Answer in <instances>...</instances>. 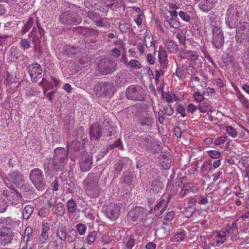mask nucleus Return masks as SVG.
<instances>
[{
	"label": "nucleus",
	"instance_id": "ddd939ff",
	"mask_svg": "<svg viewBox=\"0 0 249 249\" xmlns=\"http://www.w3.org/2000/svg\"><path fill=\"white\" fill-rule=\"evenodd\" d=\"M121 203H116L108 205L106 211V216L111 220H116L120 214Z\"/></svg>",
	"mask_w": 249,
	"mask_h": 249
},
{
	"label": "nucleus",
	"instance_id": "c85d7f7f",
	"mask_svg": "<svg viewBox=\"0 0 249 249\" xmlns=\"http://www.w3.org/2000/svg\"><path fill=\"white\" fill-rule=\"evenodd\" d=\"M28 71L32 79L33 78H36L35 76L36 74L42 72V68L39 64L34 63L29 66Z\"/></svg>",
	"mask_w": 249,
	"mask_h": 249
},
{
	"label": "nucleus",
	"instance_id": "9d476101",
	"mask_svg": "<svg viewBox=\"0 0 249 249\" xmlns=\"http://www.w3.org/2000/svg\"><path fill=\"white\" fill-rule=\"evenodd\" d=\"M59 21L63 24H78L81 21V18L73 12L67 11L61 13L59 18Z\"/></svg>",
	"mask_w": 249,
	"mask_h": 249
},
{
	"label": "nucleus",
	"instance_id": "69168bd1",
	"mask_svg": "<svg viewBox=\"0 0 249 249\" xmlns=\"http://www.w3.org/2000/svg\"><path fill=\"white\" fill-rule=\"evenodd\" d=\"M99 35V31L92 28H89L88 32V36L96 37Z\"/></svg>",
	"mask_w": 249,
	"mask_h": 249
},
{
	"label": "nucleus",
	"instance_id": "338daca9",
	"mask_svg": "<svg viewBox=\"0 0 249 249\" xmlns=\"http://www.w3.org/2000/svg\"><path fill=\"white\" fill-rule=\"evenodd\" d=\"M164 113L168 116H171L174 113L173 108L170 105H167L163 107Z\"/></svg>",
	"mask_w": 249,
	"mask_h": 249
},
{
	"label": "nucleus",
	"instance_id": "e2e57ef3",
	"mask_svg": "<svg viewBox=\"0 0 249 249\" xmlns=\"http://www.w3.org/2000/svg\"><path fill=\"white\" fill-rule=\"evenodd\" d=\"M119 29L122 33H127L130 29V25L126 23H122L119 25Z\"/></svg>",
	"mask_w": 249,
	"mask_h": 249
},
{
	"label": "nucleus",
	"instance_id": "bb28decb",
	"mask_svg": "<svg viewBox=\"0 0 249 249\" xmlns=\"http://www.w3.org/2000/svg\"><path fill=\"white\" fill-rule=\"evenodd\" d=\"M101 189L97 186H93L91 187H86V193L91 198H96L98 197L99 194L101 193Z\"/></svg>",
	"mask_w": 249,
	"mask_h": 249
},
{
	"label": "nucleus",
	"instance_id": "393cba45",
	"mask_svg": "<svg viewBox=\"0 0 249 249\" xmlns=\"http://www.w3.org/2000/svg\"><path fill=\"white\" fill-rule=\"evenodd\" d=\"M158 59L160 63L161 67L162 69H166L168 66V61L167 60V54L165 50L160 47L158 53Z\"/></svg>",
	"mask_w": 249,
	"mask_h": 249
},
{
	"label": "nucleus",
	"instance_id": "4d7b16f0",
	"mask_svg": "<svg viewBox=\"0 0 249 249\" xmlns=\"http://www.w3.org/2000/svg\"><path fill=\"white\" fill-rule=\"evenodd\" d=\"M125 165L126 164L124 162L121 160L119 161L115 166L116 173L117 174L120 173Z\"/></svg>",
	"mask_w": 249,
	"mask_h": 249
},
{
	"label": "nucleus",
	"instance_id": "dca6fc26",
	"mask_svg": "<svg viewBox=\"0 0 249 249\" xmlns=\"http://www.w3.org/2000/svg\"><path fill=\"white\" fill-rule=\"evenodd\" d=\"M163 226L157 229L155 232V235L158 239H162L167 237L173 229V226L170 224H163Z\"/></svg>",
	"mask_w": 249,
	"mask_h": 249
},
{
	"label": "nucleus",
	"instance_id": "f03ea898",
	"mask_svg": "<svg viewBox=\"0 0 249 249\" xmlns=\"http://www.w3.org/2000/svg\"><path fill=\"white\" fill-rule=\"evenodd\" d=\"M139 145L146 151L153 154H159L162 151V146L161 142L151 136L141 137L139 141Z\"/></svg>",
	"mask_w": 249,
	"mask_h": 249
},
{
	"label": "nucleus",
	"instance_id": "bf43d9fd",
	"mask_svg": "<svg viewBox=\"0 0 249 249\" xmlns=\"http://www.w3.org/2000/svg\"><path fill=\"white\" fill-rule=\"evenodd\" d=\"M209 156L212 159H218L221 157V152L215 150L208 151Z\"/></svg>",
	"mask_w": 249,
	"mask_h": 249
},
{
	"label": "nucleus",
	"instance_id": "864d4df0",
	"mask_svg": "<svg viewBox=\"0 0 249 249\" xmlns=\"http://www.w3.org/2000/svg\"><path fill=\"white\" fill-rule=\"evenodd\" d=\"M9 205L5 199H0V213L5 212Z\"/></svg>",
	"mask_w": 249,
	"mask_h": 249
},
{
	"label": "nucleus",
	"instance_id": "7c9ffc66",
	"mask_svg": "<svg viewBox=\"0 0 249 249\" xmlns=\"http://www.w3.org/2000/svg\"><path fill=\"white\" fill-rule=\"evenodd\" d=\"M226 18V25L230 29L235 28L239 16H227Z\"/></svg>",
	"mask_w": 249,
	"mask_h": 249
},
{
	"label": "nucleus",
	"instance_id": "680f3d73",
	"mask_svg": "<svg viewBox=\"0 0 249 249\" xmlns=\"http://www.w3.org/2000/svg\"><path fill=\"white\" fill-rule=\"evenodd\" d=\"M50 212L49 209L46 207H42L38 212V215L41 217H45L47 216Z\"/></svg>",
	"mask_w": 249,
	"mask_h": 249
},
{
	"label": "nucleus",
	"instance_id": "6ab92c4d",
	"mask_svg": "<svg viewBox=\"0 0 249 249\" xmlns=\"http://www.w3.org/2000/svg\"><path fill=\"white\" fill-rule=\"evenodd\" d=\"M81 51L82 49L80 47L67 44L63 46L61 52L68 57H71L73 55L78 53Z\"/></svg>",
	"mask_w": 249,
	"mask_h": 249
},
{
	"label": "nucleus",
	"instance_id": "f257e3e1",
	"mask_svg": "<svg viewBox=\"0 0 249 249\" xmlns=\"http://www.w3.org/2000/svg\"><path fill=\"white\" fill-rule=\"evenodd\" d=\"M68 154V150L64 147H57L54 150L53 158L47 159L43 164V169L46 178L50 177V178H53L50 164H51L54 170L61 171L64 167Z\"/></svg>",
	"mask_w": 249,
	"mask_h": 249
},
{
	"label": "nucleus",
	"instance_id": "79ce46f5",
	"mask_svg": "<svg viewBox=\"0 0 249 249\" xmlns=\"http://www.w3.org/2000/svg\"><path fill=\"white\" fill-rule=\"evenodd\" d=\"M55 213L59 216H62L65 213V209L64 208V204L59 202L56 204L55 206Z\"/></svg>",
	"mask_w": 249,
	"mask_h": 249
},
{
	"label": "nucleus",
	"instance_id": "603ef678",
	"mask_svg": "<svg viewBox=\"0 0 249 249\" xmlns=\"http://www.w3.org/2000/svg\"><path fill=\"white\" fill-rule=\"evenodd\" d=\"M97 236V232L95 231L90 232L87 237V241L88 244H91L95 241L96 236Z\"/></svg>",
	"mask_w": 249,
	"mask_h": 249
},
{
	"label": "nucleus",
	"instance_id": "2f4dec72",
	"mask_svg": "<svg viewBox=\"0 0 249 249\" xmlns=\"http://www.w3.org/2000/svg\"><path fill=\"white\" fill-rule=\"evenodd\" d=\"M56 235L58 237L59 239L61 241H65L67 237V228L65 226L62 225L58 227Z\"/></svg>",
	"mask_w": 249,
	"mask_h": 249
},
{
	"label": "nucleus",
	"instance_id": "a18cd8bd",
	"mask_svg": "<svg viewBox=\"0 0 249 249\" xmlns=\"http://www.w3.org/2000/svg\"><path fill=\"white\" fill-rule=\"evenodd\" d=\"M237 10V6L230 5L227 11V16H239Z\"/></svg>",
	"mask_w": 249,
	"mask_h": 249
},
{
	"label": "nucleus",
	"instance_id": "49530a36",
	"mask_svg": "<svg viewBox=\"0 0 249 249\" xmlns=\"http://www.w3.org/2000/svg\"><path fill=\"white\" fill-rule=\"evenodd\" d=\"M130 69H138L142 68V65L139 61L136 59L131 60L128 64Z\"/></svg>",
	"mask_w": 249,
	"mask_h": 249
},
{
	"label": "nucleus",
	"instance_id": "0e129e2a",
	"mask_svg": "<svg viewBox=\"0 0 249 249\" xmlns=\"http://www.w3.org/2000/svg\"><path fill=\"white\" fill-rule=\"evenodd\" d=\"M75 132V136L76 137V138L78 139L80 138L81 139H82L83 137V134H84V127L82 126L77 127L76 129Z\"/></svg>",
	"mask_w": 249,
	"mask_h": 249
},
{
	"label": "nucleus",
	"instance_id": "39448f33",
	"mask_svg": "<svg viewBox=\"0 0 249 249\" xmlns=\"http://www.w3.org/2000/svg\"><path fill=\"white\" fill-rule=\"evenodd\" d=\"M145 91L138 85H132L128 87L125 91L126 97L133 101H143L145 97Z\"/></svg>",
	"mask_w": 249,
	"mask_h": 249
},
{
	"label": "nucleus",
	"instance_id": "cd10ccee",
	"mask_svg": "<svg viewBox=\"0 0 249 249\" xmlns=\"http://www.w3.org/2000/svg\"><path fill=\"white\" fill-rule=\"evenodd\" d=\"M99 180V177L98 175L94 173L89 174L86 179L87 187L98 185Z\"/></svg>",
	"mask_w": 249,
	"mask_h": 249
},
{
	"label": "nucleus",
	"instance_id": "aec40b11",
	"mask_svg": "<svg viewBox=\"0 0 249 249\" xmlns=\"http://www.w3.org/2000/svg\"><path fill=\"white\" fill-rule=\"evenodd\" d=\"M102 126L105 136H111L116 132V127L111 124L108 121L104 120L102 122Z\"/></svg>",
	"mask_w": 249,
	"mask_h": 249
},
{
	"label": "nucleus",
	"instance_id": "20e7f679",
	"mask_svg": "<svg viewBox=\"0 0 249 249\" xmlns=\"http://www.w3.org/2000/svg\"><path fill=\"white\" fill-rule=\"evenodd\" d=\"M29 178L36 189L38 191H43L47 188L42 171L39 168H35L31 170Z\"/></svg>",
	"mask_w": 249,
	"mask_h": 249
},
{
	"label": "nucleus",
	"instance_id": "f704fd0d",
	"mask_svg": "<svg viewBox=\"0 0 249 249\" xmlns=\"http://www.w3.org/2000/svg\"><path fill=\"white\" fill-rule=\"evenodd\" d=\"M164 24L167 27H170L175 29H178L180 27L179 22L173 18H171L169 19L164 21Z\"/></svg>",
	"mask_w": 249,
	"mask_h": 249
},
{
	"label": "nucleus",
	"instance_id": "a19ab883",
	"mask_svg": "<svg viewBox=\"0 0 249 249\" xmlns=\"http://www.w3.org/2000/svg\"><path fill=\"white\" fill-rule=\"evenodd\" d=\"M175 217V213L173 211L168 212L163 219V224L172 225V221Z\"/></svg>",
	"mask_w": 249,
	"mask_h": 249
},
{
	"label": "nucleus",
	"instance_id": "4c0bfd02",
	"mask_svg": "<svg viewBox=\"0 0 249 249\" xmlns=\"http://www.w3.org/2000/svg\"><path fill=\"white\" fill-rule=\"evenodd\" d=\"M228 234H233L237 231V220L232 222L231 224L229 223L225 228V231Z\"/></svg>",
	"mask_w": 249,
	"mask_h": 249
},
{
	"label": "nucleus",
	"instance_id": "5701e85b",
	"mask_svg": "<svg viewBox=\"0 0 249 249\" xmlns=\"http://www.w3.org/2000/svg\"><path fill=\"white\" fill-rule=\"evenodd\" d=\"M138 123L142 126H147L148 128H151L154 124V118L150 115L138 116Z\"/></svg>",
	"mask_w": 249,
	"mask_h": 249
},
{
	"label": "nucleus",
	"instance_id": "ea45409f",
	"mask_svg": "<svg viewBox=\"0 0 249 249\" xmlns=\"http://www.w3.org/2000/svg\"><path fill=\"white\" fill-rule=\"evenodd\" d=\"M185 237V231L184 230H182L179 232H178L174 236H173L171 239V241L173 242L182 241L184 240Z\"/></svg>",
	"mask_w": 249,
	"mask_h": 249
},
{
	"label": "nucleus",
	"instance_id": "052dcab7",
	"mask_svg": "<svg viewBox=\"0 0 249 249\" xmlns=\"http://www.w3.org/2000/svg\"><path fill=\"white\" fill-rule=\"evenodd\" d=\"M86 229V226L82 223H79L76 225L77 231L80 235L84 234Z\"/></svg>",
	"mask_w": 249,
	"mask_h": 249
},
{
	"label": "nucleus",
	"instance_id": "7ed1b4c3",
	"mask_svg": "<svg viewBox=\"0 0 249 249\" xmlns=\"http://www.w3.org/2000/svg\"><path fill=\"white\" fill-rule=\"evenodd\" d=\"M97 68L100 74L107 75L113 73L117 70V64L111 57H104L99 60Z\"/></svg>",
	"mask_w": 249,
	"mask_h": 249
},
{
	"label": "nucleus",
	"instance_id": "9b49d317",
	"mask_svg": "<svg viewBox=\"0 0 249 249\" xmlns=\"http://www.w3.org/2000/svg\"><path fill=\"white\" fill-rule=\"evenodd\" d=\"M36 27H34L29 33L28 36L32 43L40 42V38L45 34L44 29L41 27L38 19L36 22Z\"/></svg>",
	"mask_w": 249,
	"mask_h": 249
},
{
	"label": "nucleus",
	"instance_id": "412c9836",
	"mask_svg": "<svg viewBox=\"0 0 249 249\" xmlns=\"http://www.w3.org/2000/svg\"><path fill=\"white\" fill-rule=\"evenodd\" d=\"M19 222V221L14 220L10 217L0 218V224L2 225L1 227H6L12 230L18 226Z\"/></svg>",
	"mask_w": 249,
	"mask_h": 249
},
{
	"label": "nucleus",
	"instance_id": "e433bc0d",
	"mask_svg": "<svg viewBox=\"0 0 249 249\" xmlns=\"http://www.w3.org/2000/svg\"><path fill=\"white\" fill-rule=\"evenodd\" d=\"M67 212L68 213L72 214L76 212V204L75 200L71 198L66 203Z\"/></svg>",
	"mask_w": 249,
	"mask_h": 249
},
{
	"label": "nucleus",
	"instance_id": "de8ad7c7",
	"mask_svg": "<svg viewBox=\"0 0 249 249\" xmlns=\"http://www.w3.org/2000/svg\"><path fill=\"white\" fill-rule=\"evenodd\" d=\"M243 63L246 69H249V48L243 54Z\"/></svg>",
	"mask_w": 249,
	"mask_h": 249
},
{
	"label": "nucleus",
	"instance_id": "37998d69",
	"mask_svg": "<svg viewBox=\"0 0 249 249\" xmlns=\"http://www.w3.org/2000/svg\"><path fill=\"white\" fill-rule=\"evenodd\" d=\"M166 47L169 52L175 53L178 50V46L174 42L170 40L166 43Z\"/></svg>",
	"mask_w": 249,
	"mask_h": 249
},
{
	"label": "nucleus",
	"instance_id": "c756f323",
	"mask_svg": "<svg viewBox=\"0 0 249 249\" xmlns=\"http://www.w3.org/2000/svg\"><path fill=\"white\" fill-rule=\"evenodd\" d=\"M149 189L155 193H158L162 189V184L160 180L154 179L152 180L150 184Z\"/></svg>",
	"mask_w": 249,
	"mask_h": 249
},
{
	"label": "nucleus",
	"instance_id": "f8f14e48",
	"mask_svg": "<svg viewBox=\"0 0 249 249\" xmlns=\"http://www.w3.org/2000/svg\"><path fill=\"white\" fill-rule=\"evenodd\" d=\"M213 45L216 48H220L224 44V35L220 28L214 26L212 30Z\"/></svg>",
	"mask_w": 249,
	"mask_h": 249
},
{
	"label": "nucleus",
	"instance_id": "4be33fe9",
	"mask_svg": "<svg viewBox=\"0 0 249 249\" xmlns=\"http://www.w3.org/2000/svg\"><path fill=\"white\" fill-rule=\"evenodd\" d=\"M41 233L39 237V240L41 244H45L49 240L48 231H50V225L47 222H43L41 227Z\"/></svg>",
	"mask_w": 249,
	"mask_h": 249
},
{
	"label": "nucleus",
	"instance_id": "3c124183",
	"mask_svg": "<svg viewBox=\"0 0 249 249\" xmlns=\"http://www.w3.org/2000/svg\"><path fill=\"white\" fill-rule=\"evenodd\" d=\"M76 231L73 229H70L69 233H67L68 239L69 242H73L76 237Z\"/></svg>",
	"mask_w": 249,
	"mask_h": 249
},
{
	"label": "nucleus",
	"instance_id": "2eb2a0df",
	"mask_svg": "<svg viewBox=\"0 0 249 249\" xmlns=\"http://www.w3.org/2000/svg\"><path fill=\"white\" fill-rule=\"evenodd\" d=\"M5 183L7 186L10 189V190L9 191L8 193L6 195L7 200L11 202L12 205L18 204L19 203V197L20 196L19 192L12 184H11L10 186H8L6 182Z\"/></svg>",
	"mask_w": 249,
	"mask_h": 249
},
{
	"label": "nucleus",
	"instance_id": "4468645a",
	"mask_svg": "<svg viewBox=\"0 0 249 249\" xmlns=\"http://www.w3.org/2000/svg\"><path fill=\"white\" fill-rule=\"evenodd\" d=\"M7 179L16 187L19 186L24 182L23 174L18 170L11 171L7 177Z\"/></svg>",
	"mask_w": 249,
	"mask_h": 249
},
{
	"label": "nucleus",
	"instance_id": "1a4fd4ad",
	"mask_svg": "<svg viewBox=\"0 0 249 249\" xmlns=\"http://www.w3.org/2000/svg\"><path fill=\"white\" fill-rule=\"evenodd\" d=\"M148 210L146 208L142 207H137L131 209L127 214L128 219L132 222L137 220L141 221L147 215Z\"/></svg>",
	"mask_w": 249,
	"mask_h": 249
},
{
	"label": "nucleus",
	"instance_id": "f3484780",
	"mask_svg": "<svg viewBox=\"0 0 249 249\" xmlns=\"http://www.w3.org/2000/svg\"><path fill=\"white\" fill-rule=\"evenodd\" d=\"M102 126V122L101 125H91L89 128V137L91 140H99L102 135L103 131Z\"/></svg>",
	"mask_w": 249,
	"mask_h": 249
},
{
	"label": "nucleus",
	"instance_id": "6e6d98bb",
	"mask_svg": "<svg viewBox=\"0 0 249 249\" xmlns=\"http://www.w3.org/2000/svg\"><path fill=\"white\" fill-rule=\"evenodd\" d=\"M228 139L227 136H221L217 138L213 142L215 145H220L224 143Z\"/></svg>",
	"mask_w": 249,
	"mask_h": 249
},
{
	"label": "nucleus",
	"instance_id": "b1692460",
	"mask_svg": "<svg viewBox=\"0 0 249 249\" xmlns=\"http://www.w3.org/2000/svg\"><path fill=\"white\" fill-rule=\"evenodd\" d=\"M216 2V0H201L199 3L198 8L202 11L208 12L211 10Z\"/></svg>",
	"mask_w": 249,
	"mask_h": 249
},
{
	"label": "nucleus",
	"instance_id": "473e14b6",
	"mask_svg": "<svg viewBox=\"0 0 249 249\" xmlns=\"http://www.w3.org/2000/svg\"><path fill=\"white\" fill-rule=\"evenodd\" d=\"M123 182L128 185H131L133 181L132 173L130 170H126L124 172L122 177Z\"/></svg>",
	"mask_w": 249,
	"mask_h": 249
},
{
	"label": "nucleus",
	"instance_id": "58836bf2",
	"mask_svg": "<svg viewBox=\"0 0 249 249\" xmlns=\"http://www.w3.org/2000/svg\"><path fill=\"white\" fill-rule=\"evenodd\" d=\"M34 18L33 17H30L25 24L22 28L20 32L22 35H24L26 33H27L31 27L33 26V24L34 23Z\"/></svg>",
	"mask_w": 249,
	"mask_h": 249
},
{
	"label": "nucleus",
	"instance_id": "774afa93",
	"mask_svg": "<svg viewBox=\"0 0 249 249\" xmlns=\"http://www.w3.org/2000/svg\"><path fill=\"white\" fill-rule=\"evenodd\" d=\"M34 44V51L38 53L40 55L42 53L43 51L40 47V42L33 43Z\"/></svg>",
	"mask_w": 249,
	"mask_h": 249
},
{
	"label": "nucleus",
	"instance_id": "c03bdc74",
	"mask_svg": "<svg viewBox=\"0 0 249 249\" xmlns=\"http://www.w3.org/2000/svg\"><path fill=\"white\" fill-rule=\"evenodd\" d=\"M191 11L185 12L184 11H181L179 12L178 15L183 20L188 22L191 20Z\"/></svg>",
	"mask_w": 249,
	"mask_h": 249
},
{
	"label": "nucleus",
	"instance_id": "13d9d810",
	"mask_svg": "<svg viewBox=\"0 0 249 249\" xmlns=\"http://www.w3.org/2000/svg\"><path fill=\"white\" fill-rule=\"evenodd\" d=\"M193 97L195 98L197 102L199 103H201L204 99V95L201 94L199 91L194 92Z\"/></svg>",
	"mask_w": 249,
	"mask_h": 249
},
{
	"label": "nucleus",
	"instance_id": "a211bd4d",
	"mask_svg": "<svg viewBox=\"0 0 249 249\" xmlns=\"http://www.w3.org/2000/svg\"><path fill=\"white\" fill-rule=\"evenodd\" d=\"M249 30V22H240L236 29L235 38L237 43H242L243 41V32Z\"/></svg>",
	"mask_w": 249,
	"mask_h": 249
},
{
	"label": "nucleus",
	"instance_id": "6e6552de",
	"mask_svg": "<svg viewBox=\"0 0 249 249\" xmlns=\"http://www.w3.org/2000/svg\"><path fill=\"white\" fill-rule=\"evenodd\" d=\"M16 233L12 229L6 227L0 228V244L7 246L13 242Z\"/></svg>",
	"mask_w": 249,
	"mask_h": 249
},
{
	"label": "nucleus",
	"instance_id": "5fc2aeb1",
	"mask_svg": "<svg viewBox=\"0 0 249 249\" xmlns=\"http://www.w3.org/2000/svg\"><path fill=\"white\" fill-rule=\"evenodd\" d=\"M20 45L21 48L24 50L28 49L30 47V42L26 38L21 39L20 42Z\"/></svg>",
	"mask_w": 249,
	"mask_h": 249
},
{
	"label": "nucleus",
	"instance_id": "09e8293b",
	"mask_svg": "<svg viewBox=\"0 0 249 249\" xmlns=\"http://www.w3.org/2000/svg\"><path fill=\"white\" fill-rule=\"evenodd\" d=\"M226 131L229 136L232 138H235L237 136L238 132L231 125H228L226 127Z\"/></svg>",
	"mask_w": 249,
	"mask_h": 249
},
{
	"label": "nucleus",
	"instance_id": "8fccbe9b",
	"mask_svg": "<svg viewBox=\"0 0 249 249\" xmlns=\"http://www.w3.org/2000/svg\"><path fill=\"white\" fill-rule=\"evenodd\" d=\"M198 108L200 112H207L209 110V104L206 102H201L199 103Z\"/></svg>",
	"mask_w": 249,
	"mask_h": 249
},
{
	"label": "nucleus",
	"instance_id": "a878e982",
	"mask_svg": "<svg viewBox=\"0 0 249 249\" xmlns=\"http://www.w3.org/2000/svg\"><path fill=\"white\" fill-rule=\"evenodd\" d=\"M169 197H168V199L167 201H166L164 199H161L153 208H151V209L149 212L148 211V212L149 213H151L153 212V211H157L159 210L160 208H162L160 212V214H162L166 209L168 203L169 202Z\"/></svg>",
	"mask_w": 249,
	"mask_h": 249
},
{
	"label": "nucleus",
	"instance_id": "c9c22d12",
	"mask_svg": "<svg viewBox=\"0 0 249 249\" xmlns=\"http://www.w3.org/2000/svg\"><path fill=\"white\" fill-rule=\"evenodd\" d=\"M183 56L181 59H189L191 61L195 60L197 59L198 54L196 51L185 50L183 53Z\"/></svg>",
	"mask_w": 249,
	"mask_h": 249
},
{
	"label": "nucleus",
	"instance_id": "0eeeda50",
	"mask_svg": "<svg viewBox=\"0 0 249 249\" xmlns=\"http://www.w3.org/2000/svg\"><path fill=\"white\" fill-rule=\"evenodd\" d=\"M92 153L87 152H82L79 156V164L82 172L89 171L92 166Z\"/></svg>",
	"mask_w": 249,
	"mask_h": 249
},
{
	"label": "nucleus",
	"instance_id": "72a5a7b5",
	"mask_svg": "<svg viewBox=\"0 0 249 249\" xmlns=\"http://www.w3.org/2000/svg\"><path fill=\"white\" fill-rule=\"evenodd\" d=\"M34 210V207L31 205L25 206L22 211V217L25 220H28L33 213Z\"/></svg>",
	"mask_w": 249,
	"mask_h": 249
},
{
	"label": "nucleus",
	"instance_id": "423d86ee",
	"mask_svg": "<svg viewBox=\"0 0 249 249\" xmlns=\"http://www.w3.org/2000/svg\"><path fill=\"white\" fill-rule=\"evenodd\" d=\"M96 95L100 96H111L114 93V85L108 82H100L94 87Z\"/></svg>",
	"mask_w": 249,
	"mask_h": 249
}]
</instances>
